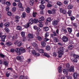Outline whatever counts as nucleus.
<instances>
[{"label":"nucleus","instance_id":"obj_1","mask_svg":"<svg viewBox=\"0 0 79 79\" xmlns=\"http://www.w3.org/2000/svg\"><path fill=\"white\" fill-rule=\"evenodd\" d=\"M38 22V20L36 19H34V20L32 19H31L29 21L28 23H27V25H26V27H29V26L33 24L34 23H37V22Z\"/></svg>","mask_w":79,"mask_h":79},{"label":"nucleus","instance_id":"obj_2","mask_svg":"<svg viewBox=\"0 0 79 79\" xmlns=\"http://www.w3.org/2000/svg\"><path fill=\"white\" fill-rule=\"evenodd\" d=\"M14 44H15V45L17 44L18 47H20V46H21V45H22V42L21 41L18 42V40H16L14 42Z\"/></svg>","mask_w":79,"mask_h":79},{"label":"nucleus","instance_id":"obj_3","mask_svg":"<svg viewBox=\"0 0 79 79\" xmlns=\"http://www.w3.org/2000/svg\"><path fill=\"white\" fill-rule=\"evenodd\" d=\"M48 40H44V41H42L41 42V44L42 47H45V46H46V42H47Z\"/></svg>","mask_w":79,"mask_h":79},{"label":"nucleus","instance_id":"obj_4","mask_svg":"<svg viewBox=\"0 0 79 79\" xmlns=\"http://www.w3.org/2000/svg\"><path fill=\"white\" fill-rule=\"evenodd\" d=\"M59 49L60 50L58 51V53H63L64 51V48L63 47H60Z\"/></svg>","mask_w":79,"mask_h":79},{"label":"nucleus","instance_id":"obj_5","mask_svg":"<svg viewBox=\"0 0 79 79\" xmlns=\"http://www.w3.org/2000/svg\"><path fill=\"white\" fill-rule=\"evenodd\" d=\"M59 20H55L52 22V24L53 26H56L57 25L58 23L59 22Z\"/></svg>","mask_w":79,"mask_h":79},{"label":"nucleus","instance_id":"obj_6","mask_svg":"<svg viewBox=\"0 0 79 79\" xmlns=\"http://www.w3.org/2000/svg\"><path fill=\"white\" fill-rule=\"evenodd\" d=\"M73 76L74 79H77L78 77V74L76 72H75L73 73Z\"/></svg>","mask_w":79,"mask_h":79},{"label":"nucleus","instance_id":"obj_7","mask_svg":"<svg viewBox=\"0 0 79 79\" xmlns=\"http://www.w3.org/2000/svg\"><path fill=\"white\" fill-rule=\"evenodd\" d=\"M60 13H63L64 15H65V14H66V10H62V9L61 8L60 9Z\"/></svg>","mask_w":79,"mask_h":79},{"label":"nucleus","instance_id":"obj_8","mask_svg":"<svg viewBox=\"0 0 79 79\" xmlns=\"http://www.w3.org/2000/svg\"><path fill=\"white\" fill-rule=\"evenodd\" d=\"M70 72H74V67H70L69 68V70Z\"/></svg>","mask_w":79,"mask_h":79},{"label":"nucleus","instance_id":"obj_9","mask_svg":"<svg viewBox=\"0 0 79 79\" xmlns=\"http://www.w3.org/2000/svg\"><path fill=\"white\" fill-rule=\"evenodd\" d=\"M43 29L44 31H45L46 32L48 31L49 30V28L48 27H43Z\"/></svg>","mask_w":79,"mask_h":79},{"label":"nucleus","instance_id":"obj_10","mask_svg":"<svg viewBox=\"0 0 79 79\" xmlns=\"http://www.w3.org/2000/svg\"><path fill=\"white\" fill-rule=\"evenodd\" d=\"M28 38H30V39H33L34 38V36L33 35L29 33L28 35Z\"/></svg>","mask_w":79,"mask_h":79},{"label":"nucleus","instance_id":"obj_11","mask_svg":"<svg viewBox=\"0 0 79 79\" xmlns=\"http://www.w3.org/2000/svg\"><path fill=\"white\" fill-rule=\"evenodd\" d=\"M20 52L22 53H25L26 52V50L22 47H21L20 48Z\"/></svg>","mask_w":79,"mask_h":79},{"label":"nucleus","instance_id":"obj_12","mask_svg":"<svg viewBox=\"0 0 79 79\" xmlns=\"http://www.w3.org/2000/svg\"><path fill=\"white\" fill-rule=\"evenodd\" d=\"M24 57L23 56H18L17 57V59L19 60H22V59H23Z\"/></svg>","mask_w":79,"mask_h":79},{"label":"nucleus","instance_id":"obj_13","mask_svg":"<svg viewBox=\"0 0 79 79\" xmlns=\"http://www.w3.org/2000/svg\"><path fill=\"white\" fill-rule=\"evenodd\" d=\"M10 25V24L9 22H7L4 23V26L6 27H8Z\"/></svg>","mask_w":79,"mask_h":79},{"label":"nucleus","instance_id":"obj_14","mask_svg":"<svg viewBox=\"0 0 79 79\" xmlns=\"http://www.w3.org/2000/svg\"><path fill=\"white\" fill-rule=\"evenodd\" d=\"M35 2L34 0H30V5L31 6H33V5H34V3Z\"/></svg>","mask_w":79,"mask_h":79},{"label":"nucleus","instance_id":"obj_15","mask_svg":"<svg viewBox=\"0 0 79 79\" xmlns=\"http://www.w3.org/2000/svg\"><path fill=\"white\" fill-rule=\"evenodd\" d=\"M16 29L19 30V31H21L22 30V27L21 26H18L16 27Z\"/></svg>","mask_w":79,"mask_h":79},{"label":"nucleus","instance_id":"obj_16","mask_svg":"<svg viewBox=\"0 0 79 79\" xmlns=\"http://www.w3.org/2000/svg\"><path fill=\"white\" fill-rule=\"evenodd\" d=\"M6 45L7 46H11L12 45V43L11 42H7L6 43Z\"/></svg>","mask_w":79,"mask_h":79},{"label":"nucleus","instance_id":"obj_17","mask_svg":"<svg viewBox=\"0 0 79 79\" xmlns=\"http://www.w3.org/2000/svg\"><path fill=\"white\" fill-rule=\"evenodd\" d=\"M44 56H46V57H47V58H50V57L49 55L48 54V53L46 52L44 53Z\"/></svg>","mask_w":79,"mask_h":79},{"label":"nucleus","instance_id":"obj_18","mask_svg":"<svg viewBox=\"0 0 79 79\" xmlns=\"http://www.w3.org/2000/svg\"><path fill=\"white\" fill-rule=\"evenodd\" d=\"M40 8L41 10H44V8H45V6L44 5L41 4L40 5Z\"/></svg>","mask_w":79,"mask_h":79},{"label":"nucleus","instance_id":"obj_19","mask_svg":"<svg viewBox=\"0 0 79 79\" xmlns=\"http://www.w3.org/2000/svg\"><path fill=\"white\" fill-rule=\"evenodd\" d=\"M68 9L70 10V9H72L73 8V5H70L68 7Z\"/></svg>","mask_w":79,"mask_h":79},{"label":"nucleus","instance_id":"obj_20","mask_svg":"<svg viewBox=\"0 0 79 79\" xmlns=\"http://www.w3.org/2000/svg\"><path fill=\"white\" fill-rule=\"evenodd\" d=\"M18 5H19L18 6H19V8H20V9H21V8H22V10H23V7H22V4H21V3L19 2V3Z\"/></svg>","mask_w":79,"mask_h":79},{"label":"nucleus","instance_id":"obj_21","mask_svg":"<svg viewBox=\"0 0 79 79\" xmlns=\"http://www.w3.org/2000/svg\"><path fill=\"white\" fill-rule=\"evenodd\" d=\"M68 31L69 34H71L72 32V28L69 27L68 28Z\"/></svg>","mask_w":79,"mask_h":79},{"label":"nucleus","instance_id":"obj_22","mask_svg":"<svg viewBox=\"0 0 79 79\" xmlns=\"http://www.w3.org/2000/svg\"><path fill=\"white\" fill-rule=\"evenodd\" d=\"M50 46H47L46 47V49L48 51H49V50H50Z\"/></svg>","mask_w":79,"mask_h":79},{"label":"nucleus","instance_id":"obj_23","mask_svg":"<svg viewBox=\"0 0 79 79\" xmlns=\"http://www.w3.org/2000/svg\"><path fill=\"white\" fill-rule=\"evenodd\" d=\"M69 71V70L67 69H64L63 70V73H64V74H66V73H67V72H68Z\"/></svg>","mask_w":79,"mask_h":79},{"label":"nucleus","instance_id":"obj_24","mask_svg":"<svg viewBox=\"0 0 79 79\" xmlns=\"http://www.w3.org/2000/svg\"><path fill=\"white\" fill-rule=\"evenodd\" d=\"M15 51L17 53H20V49H19V48H17L15 49Z\"/></svg>","mask_w":79,"mask_h":79},{"label":"nucleus","instance_id":"obj_25","mask_svg":"<svg viewBox=\"0 0 79 79\" xmlns=\"http://www.w3.org/2000/svg\"><path fill=\"white\" fill-rule=\"evenodd\" d=\"M73 46L72 45H69V47H68V49L69 50H72V49H73Z\"/></svg>","mask_w":79,"mask_h":79},{"label":"nucleus","instance_id":"obj_26","mask_svg":"<svg viewBox=\"0 0 79 79\" xmlns=\"http://www.w3.org/2000/svg\"><path fill=\"white\" fill-rule=\"evenodd\" d=\"M58 72L59 73H61V71L62 70H61V67H59L58 68Z\"/></svg>","mask_w":79,"mask_h":79},{"label":"nucleus","instance_id":"obj_27","mask_svg":"<svg viewBox=\"0 0 79 79\" xmlns=\"http://www.w3.org/2000/svg\"><path fill=\"white\" fill-rule=\"evenodd\" d=\"M31 10H30V8H29L27 7L26 9V11L27 13H30Z\"/></svg>","mask_w":79,"mask_h":79},{"label":"nucleus","instance_id":"obj_28","mask_svg":"<svg viewBox=\"0 0 79 79\" xmlns=\"http://www.w3.org/2000/svg\"><path fill=\"white\" fill-rule=\"evenodd\" d=\"M21 35L23 37H24L25 36V32L22 31L21 33Z\"/></svg>","mask_w":79,"mask_h":79},{"label":"nucleus","instance_id":"obj_29","mask_svg":"<svg viewBox=\"0 0 79 79\" xmlns=\"http://www.w3.org/2000/svg\"><path fill=\"white\" fill-rule=\"evenodd\" d=\"M4 64L6 66H8V62L6 61H4Z\"/></svg>","mask_w":79,"mask_h":79},{"label":"nucleus","instance_id":"obj_30","mask_svg":"<svg viewBox=\"0 0 79 79\" xmlns=\"http://www.w3.org/2000/svg\"><path fill=\"white\" fill-rule=\"evenodd\" d=\"M7 15L9 16H12V13L10 11H9L7 13Z\"/></svg>","mask_w":79,"mask_h":79},{"label":"nucleus","instance_id":"obj_31","mask_svg":"<svg viewBox=\"0 0 79 79\" xmlns=\"http://www.w3.org/2000/svg\"><path fill=\"white\" fill-rule=\"evenodd\" d=\"M71 12H72V11L71 10H69L68 11L67 13H68V14L69 16H71Z\"/></svg>","mask_w":79,"mask_h":79},{"label":"nucleus","instance_id":"obj_32","mask_svg":"<svg viewBox=\"0 0 79 79\" xmlns=\"http://www.w3.org/2000/svg\"><path fill=\"white\" fill-rule=\"evenodd\" d=\"M32 45H33V46H34L35 47H37L38 45L36 43H32Z\"/></svg>","mask_w":79,"mask_h":79},{"label":"nucleus","instance_id":"obj_33","mask_svg":"<svg viewBox=\"0 0 79 79\" xmlns=\"http://www.w3.org/2000/svg\"><path fill=\"white\" fill-rule=\"evenodd\" d=\"M26 13H25V12H23L22 15V18H26Z\"/></svg>","mask_w":79,"mask_h":79},{"label":"nucleus","instance_id":"obj_34","mask_svg":"<svg viewBox=\"0 0 79 79\" xmlns=\"http://www.w3.org/2000/svg\"><path fill=\"white\" fill-rule=\"evenodd\" d=\"M15 18L17 19H18V20H16V21H17V22H18V21H19V20H18V19H19L20 18V17H19V16H15Z\"/></svg>","mask_w":79,"mask_h":79},{"label":"nucleus","instance_id":"obj_35","mask_svg":"<svg viewBox=\"0 0 79 79\" xmlns=\"http://www.w3.org/2000/svg\"><path fill=\"white\" fill-rule=\"evenodd\" d=\"M62 40H68V38L66 36H64L62 38Z\"/></svg>","mask_w":79,"mask_h":79},{"label":"nucleus","instance_id":"obj_36","mask_svg":"<svg viewBox=\"0 0 79 79\" xmlns=\"http://www.w3.org/2000/svg\"><path fill=\"white\" fill-rule=\"evenodd\" d=\"M39 52L40 53H44V50L42 49H40L39 50Z\"/></svg>","mask_w":79,"mask_h":79},{"label":"nucleus","instance_id":"obj_37","mask_svg":"<svg viewBox=\"0 0 79 79\" xmlns=\"http://www.w3.org/2000/svg\"><path fill=\"white\" fill-rule=\"evenodd\" d=\"M6 4L7 6H10L11 5V3L9 2H6Z\"/></svg>","mask_w":79,"mask_h":79},{"label":"nucleus","instance_id":"obj_38","mask_svg":"<svg viewBox=\"0 0 79 79\" xmlns=\"http://www.w3.org/2000/svg\"><path fill=\"white\" fill-rule=\"evenodd\" d=\"M6 35H4L2 36L1 38L2 40H5L6 38Z\"/></svg>","mask_w":79,"mask_h":79},{"label":"nucleus","instance_id":"obj_39","mask_svg":"<svg viewBox=\"0 0 79 79\" xmlns=\"http://www.w3.org/2000/svg\"><path fill=\"white\" fill-rule=\"evenodd\" d=\"M57 5H59V6H61V5H62L61 2H58L57 3Z\"/></svg>","mask_w":79,"mask_h":79},{"label":"nucleus","instance_id":"obj_40","mask_svg":"<svg viewBox=\"0 0 79 79\" xmlns=\"http://www.w3.org/2000/svg\"><path fill=\"white\" fill-rule=\"evenodd\" d=\"M73 57H74L75 58H79V56H77L75 54H73Z\"/></svg>","mask_w":79,"mask_h":79},{"label":"nucleus","instance_id":"obj_41","mask_svg":"<svg viewBox=\"0 0 79 79\" xmlns=\"http://www.w3.org/2000/svg\"><path fill=\"white\" fill-rule=\"evenodd\" d=\"M51 21V19L50 18H48L47 19V22H50Z\"/></svg>","mask_w":79,"mask_h":79},{"label":"nucleus","instance_id":"obj_42","mask_svg":"<svg viewBox=\"0 0 79 79\" xmlns=\"http://www.w3.org/2000/svg\"><path fill=\"white\" fill-rule=\"evenodd\" d=\"M12 11H16V7H14L12 8Z\"/></svg>","mask_w":79,"mask_h":79},{"label":"nucleus","instance_id":"obj_43","mask_svg":"<svg viewBox=\"0 0 79 79\" xmlns=\"http://www.w3.org/2000/svg\"><path fill=\"white\" fill-rule=\"evenodd\" d=\"M48 35H49V34L48 32H47L45 34V37H48Z\"/></svg>","mask_w":79,"mask_h":79},{"label":"nucleus","instance_id":"obj_44","mask_svg":"<svg viewBox=\"0 0 79 79\" xmlns=\"http://www.w3.org/2000/svg\"><path fill=\"white\" fill-rule=\"evenodd\" d=\"M36 14H37V13H34V12H33V17H34V18H35V17L36 16Z\"/></svg>","mask_w":79,"mask_h":79},{"label":"nucleus","instance_id":"obj_45","mask_svg":"<svg viewBox=\"0 0 79 79\" xmlns=\"http://www.w3.org/2000/svg\"><path fill=\"white\" fill-rule=\"evenodd\" d=\"M32 54L33 55H35V54L36 53V52L34 50L32 51Z\"/></svg>","mask_w":79,"mask_h":79},{"label":"nucleus","instance_id":"obj_46","mask_svg":"<svg viewBox=\"0 0 79 79\" xmlns=\"http://www.w3.org/2000/svg\"><path fill=\"white\" fill-rule=\"evenodd\" d=\"M40 19L42 21H44V17H41V18H40Z\"/></svg>","mask_w":79,"mask_h":79},{"label":"nucleus","instance_id":"obj_47","mask_svg":"<svg viewBox=\"0 0 79 79\" xmlns=\"http://www.w3.org/2000/svg\"><path fill=\"white\" fill-rule=\"evenodd\" d=\"M9 10H10V7L7 6L6 8V11H9Z\"/></svg>","mask_w":79,"mask_h":79},{"label":"nucleus","instance_id":"obj_48","mask_svg":"<svg viewBox=\"0 0 79 79\" xmlns=\"http://www.w3.org/2000/svg\"><path fill=\"white\" fill-rule=\"evenodd\" d=\"M59 54V57H61L62 55L63 54V53H58Z\"/></svg>","mask_w":79,"mask_h":79},{"label":"nucleus","instance_id":"obj_49","mask_svg":"<svg viewBox=\"0 0 79 79\" xmlns=\"http://www.w3.org/2000/svg\"><path fill=\"white\" fill-rule=\"evenodd\" d=\"M5 29L6 32H9L10 30L7 28H6Z\"/></svg>","mask_w":79,"mask_h":79},{"label":"nucleus","instance_id":"obj_50","mask_svg":"<svg viewBox=\"0 0 79 79\" xmlns=\"http://www.w3.org/2000/svg\"><path fill=\"white\" fill-rule=\"evenodd\" d=\"M10 52H12V53H13V52H15V49H14V48H11L10 50Z\"/></svg>","mask_w":79,"mask_h":79},{"label":"nucleus","instance_id":"obj_51","mask_svg":"<svg viewBox=\"0 0 79 79\" xmlns=\"http://www.w3.org/2000/svg\"><path fill=\"white\" fill-rule=\"evenodd\" d=\"M37 39L38 40H41V39H42L41 37H40V36H37Z\"/></svg>","mask_w":79,"mask_h":79},{"label":"nucleus","instance_id":"obj_52","mask_svg":"<svg viewBox=\"0 0 79 79\" xmlns=\"http://www.w3.org/2000/svg\"><path fill=\"white\" fill-rule=\"evenodd\" d=\"M66 66L67 68H69V66H70V65L69 64H67L66 65Z\"/></svg>","mask_w":79,"mask_h":79},{"label":"nucleus","instance_id":"obj_53","mask_svg":"<svg viewBox=\"0 0 79 79\" xmlns=\"http://www.w3.org/2000/svg\"><path fill=\"white\" fill-rule=\"evenodd\" d=\"M70 19L72 21H73V20H74L75 19L74 17L72 16L71 17Z\"/></svg>","mask_w":79,"mask_h":79},{"label":"nucleus","instance_id":"obj_54","mask_svg":"<svg viewBox=\"0 0 79 79\" xmlns=\"http://www.w3.org/2000/svg\"><path fill=\"white\" fill-rule=\"evenodd\" d=\"M55 11H56V10L55 9H53L52 10V12L53 13H55Z\"/></svg>","mask_w":79,"mask_h":79},{"label":"nucleus","instance_id":"obj_55","mask_svg":"<svg viewBox=\"0 0 79 79\" xmlns=\"http://www.w3.org/2000/svg\"><path fill=\"white\" fill-rule=\"evenodd\" d=\"M39 27H43V25L41 23H40L39 25Z\"/></svg>","mask_w":79,"mask_h":79},{"label":"nucleus","instance_id":"obj_56","mask_svg":"<svg viewBox=\"0 0 79 79\" xmlns=\"http://www.w3.org/2000/svg\"><path fill=\"white\" fill-rule=\"evenodd\" d=\"M0 55L1 58H4L5 57V55H4L3 54H0Z\"/></svg>","mask_w":79,"mask_h":79},{"label":"nucleus","instance_id":"obj_57","mask_svg":"<svg viewBox=\"0 0 79 79\" xmlns=\"http://www.w3.org/2000/svg\"><path fill=\"white\" fill-rule=\"evenodd\" d=\"M33 27H34V29L35 30H37V29L38 27L36 26H34Z\"/></svg>","mask_w":79,"mask_h":79},{"label":"nucleus","instance_id":"obj_58","mask_svg":"<svg viewBox=\"0 0 79 79\" xmlns=\"http://www.w3.org/2000/svg\"><path fill=\"white\" fill-rule=\"evenodd\" d=\"M41 2L42 4H44L45 3V1L44 0H41Z\"/></svg>","mask_w":79,"mask_h":79},{"label":"nucleus","instance_id":"obj_59","mask_svg":"<svg viewBox=\"0 0 79 79\" xmlns=\"http://www.w3.org/2000/svg\"><path fill=\"white\" fill-rule=\"evenodd\" d=\"M35 55L36 56H40V54H39L38 53H36V54Z\"/></svg>","mask_w":79,"mask_h":79},{"label":"nucleus","instance_id":"obj_60","mask_svg":"<svg viewBox=\"0 0 79 79\" xmlns=\"http://www.w3.org/2000/svg\"><path fill=\"white\" fill-rule=\"evenodd\" d=\"M64 4L65 5H68V1L66 0H65L64 1Z\"/></svg>","mask_w":79,"mask_h":79},{"label":"nucleus","instance_id":"obj_61","mask_svg":"<svg viewBox=\"0 0 79 79\" xmlns=\"http://www.w3.org/2000/svg\"><path fill=\"white\" fill-rule=\"evenodd\" d=\"M73 26H75V27H77V24L76 23H73Z\"/></svg>","mask_w":79,"mask_h":79},{"label":"nucleus","instance_id":"obj_62","mask_svg":"<svg viewBox=\"0 0 79 79\" xmlns=\"http://www.w3.org/2000/svg\"><path fill=\"white\" fill-rule=\"evenodd\" d=\"M47 7H52V5H51L50 4H48L47 5Z\"/></svg>","mask_w":79,"mask_h":79},{"label":"nucleus","instance_id":"obj_63","mask_svg":"<svg viewBox=\"0 0 79 79\" xmlns=\"http://www.w3.org/2000/svg\"><path fill=\"white\" fill-rule=\"evenodd\" d=\"M17 4H16V3L15 2H13V5L14 6H16Z\"/></svg>","mask_w":79,"mask_h":79},{"label":"nucleus","instance_id":"obj_64","mask_svg":"<svg viewBox=\"0 0 79 79\" xmlns=\"http://www.w3.org/2000/svg\"><path fill=\"white\" fill-rule=\"evenodd\" d=\"M53 56H56V53H55V52H54L53 53Z\"/></svg>","mask_w":79,"mask_h":79}]
</instances>
